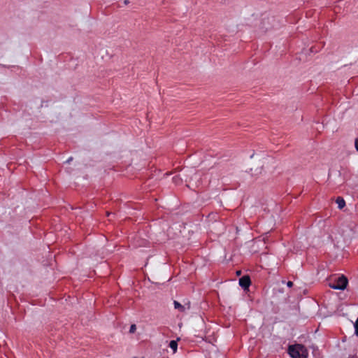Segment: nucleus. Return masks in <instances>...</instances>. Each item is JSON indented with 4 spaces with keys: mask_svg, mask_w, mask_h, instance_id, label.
Segmentation results:
<instances>
[{
    "mask_svg": "<svg viewBox=\"0 0 358 358\" xmlns=\"http://www.w3.org/2000/svg\"><path fill=\"white\" fill-rule=\"evenodd\" d=\"M355 147L356 150L358 152V138L355 140Z\"/></svg>",
    "mask_w": 358,
    "mask_h": 358,
    "instance_id": "10",
    "label": "nucleus"
},
{
    "mask_svg": "<svg viewBox=\"0 0 358 358\" xmlns=\"http://www.w3.org/2000/svg\"><path fill=\"white\" fill-rule=\"evenodd\" d=\"M186 305L187 306V309H189L190 308V303L189 302Z\"/></svg>",
    "mask_w": 358,
    "mask_h": 358,
    "instance_id": "14",
    "label": "nucleus"
},
{
    "mask_svg": "<svg viewBox=\"0 0 358 358\" xmlns=\"http://www.w3.org/2000/svg\"><path fill=\"white\" fill-rule=\"evenodd\" d=\"M174 308L176 309H178L180 313H184L185 311V305L183 306L180 304L178 301H173Z\"/></svg>",
    "mask_w": 358,
    "mask_h": 358,
    "instance_id": "6",
    "label": "nucleus"
},
{
    "mask_svg": "<svg viewBox=\"0 0 358 358\" xmlns=\"http://www.w3.org/2000/svg\"><path fill=\"white\" fill-rule=\"evenodd\" d=\"M238 283L244 291L248 290L251 285L250 277L248 275L242 276L239 278Z\"/></svg>",
    "mask_w": 358,
    "mask_h": 358,
    "instance_id": "4",
    "label": "nucleus"
},
{
    "mask_svg": "<svg viewBox=\"0 0 358 358\" xmlns=\"http://www.w3.org/2000/svg\"><path fill=\"white\" fill-rule=\"evenodd\" d=\"M348 284V280L347 277L342 275L338 277L332 282L329 283V287L334 289L344 290Z\"/></svg>",
    "mask_w": 358,
    "mask_h": 358,
    "instance_id": "2",
    "label": "nucleus"
},
{
    "mask_svg": "<svg viewBox=\"0 0 358 358\" xmlns=\"http://www.w3.org/2000/svg\"><path fill=\"white\" fill-rule=\"evenodd\" d=\"M287 353L292 358H307L308 352L303 344L289 345L287 348Z\"/></svg>",
    "mask_w": 358,
    "mask_h": 358,
    "instance_id": "1",
    "label": "nucleus"
},
{
    "mask_svg": "<svg viewBox=\"0 0 358 358\" xmlns=\"http://www.w3.org/2000/svg\"><path fill=\"white\" fill-rule=\"evenodd\" d=\"M169 346L173 350V353L176 352L178 349V341L171 340L169 344Z\"/></svg>",
    "mask_w": 358,
    "mask_h": 358,
    "instance_id": "7",
    "label": "nucleus"
},
{
    "mask_svg": "<svg viewBox=\"0 0 358 358\" xmlns=\"http://www.w3.org/2000/svg\"><path fill=\"white\" fill-rule=\"evenodd\" d=\"M72 159H73V157H69V158L66 160V163L69 164V163H70V162H71V161H72Z\"/></svg>",
    "mask_w": 358,
    "mask_h": 358,
    "instance_id": "12",
    "label": "nucleus"
},
{
    "mask_svg": "<svg viewBox=\"0 0 358 358\" xmlns=\"http://www.w3.org/2000/svg\"><path fill=\"white\" fill-rule=\"evenodd\" d=\"M354 327H355V334L357 336H358V317H357L356 322L354 324Z\"/></svg>",
    "mask_w": 358,
    "mask_h": 358,
    "instance_id": "8",
    "label": "nucleus"
},
{
    "mask_svg": "<svg viewBox=\"0 0 358 358\" xmlns=\"http://www.w3.org/2000/svg\"><path fill=\"white\" fill-rule=\"evenodd\" d=\"M124 3L125 5H127V4H129V0H124Z\"/></svg>",
    "mask_w": 358,
    "mask_h": 358,
    "instance_id": "13",
    "label": "nucleus"
},
{
    "mask_svg": "<svg viewBox=\"0 0 358 358\" xmlns=\"http://www.w3.org/2000/svg\"><path fill=\"white\" fill-rule=\"evenodd\" d=\"M136 330V324H133L130 326V328H129V333L130 334H134Z\"/></svg>",
    "mask_w": 358,
    "mask_h": 358,
    "instance_id": "9",
    "label": "nucleus"
},
{
    "mask_svg": "<svg viewBox=\"0 0 358 358\" xmlns=\"http://www.w3.org/2000/svg\"><path fill=\"white\" fill-rule=\"evenodd\" d=\"M336 203L338 204L339 209H343L345 206V201L341 196H338L336 199Z\"/></svg>",
    "mask_w": 358,
    "mask_h": 358,
    "instance_id": "5",
    "label": "nucleus"
},
{
    "mask_svg": "<svg viewBox=\"0 0 358 358\" xmlns=\"http://www.w3.org/2000/svg\"><path fill=\"white\" fill-rule=\"evenodd\" d=\"M264 163L262 160H259L250 169V172L252 176H258L262 173Z\"/></svg>",
    "mask_w": 358,
    "mask_h": 358,
    "instance_id": "3",
    "label": "nucleus"
},
{
    "mask_svg": "<svg viewBox=\"0 0 358 358\" xmlns=\"http://www.w3.org/2000/svg\"><path fill=\"white\" fill-rule=\"evenodd\" d=\"M240 274H241V271H237V275H240Z\"/></svg>",
    "mask_w": 358,
    "mask_h": 358,
    "instance_id": "15",
    "label": "nucleus"
},
{
    "mask_svg": "<svg viewBox=\"0 0 358 358\" xmlns=\"http://www.w3.org/2000/svg\"><path fill=\"white\" fill-rule=\"evenodd\" d=\"M287 285L288 287H292L294 285V283L292 281H288L287 282Z\"/></svg>",
    "mask_w": 358,
    "mask_h": 358,
    "instance_id": "11",
    "label": "nucleus"
},
{
    "mask_svg": "<svg viewBox=\"0 0 358 358\" xmlns=\"http://www.w3.org/2000/svg\"><path fill=\"white\" fill-rule=\"evenodd\" d=\"M141 358H144V357H141Z\"/></svg>",
    "mask_w": 358,
    "mask_h": 358,
    "instance_id": "17",
    "label": "nucleus"
},
{
    "mask_svg": "<svg viewBox=\"0 0 358 358\" xmlns=\"http://www.w3.org/2000/svg\"><path fill=\"white\" fill-rule=\"evenodd\" d=\"M134 358H136V357H134Z\"/></svg>",
    "mask_w": 358,
    "mask_h": 358,
    "instance_id": "16",
    "label": "nucleus"
}]
</instances>
